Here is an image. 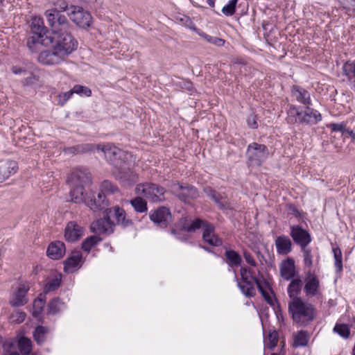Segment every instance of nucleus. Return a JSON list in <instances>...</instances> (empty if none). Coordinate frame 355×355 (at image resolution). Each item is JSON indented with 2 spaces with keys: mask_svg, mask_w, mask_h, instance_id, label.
<instances>
[{
  "mask_svg": "<svg viewBox=\"0 0 355 355\" xmlns=\"http://www.w3.org/2000/svg\"><path fill=\"white\" fill-rule=\"evenodd\" d=\"M97 150L103 152L104 155L116 170V179L124 184H130L134 181L135 174L130 170V155L121 149L110 145L96 146Z\"/></svg>",
  "mask_w": 355,
  "mask_h": 355,
  "instance_id": "obj_1",
  "label": "nucleus"
},
{
  "mask_svg": "<svg viewBox=\"0 0 355 355\" xmlns=\"http://www.w3.org/2000/svg\"><path fill=\"white\" fill-rule=\"evenodd\" d=\"M288 311L293 321L302 327L308 325L316 317L314 306L300 297H294L293 300L289 302Z\"/></svg>",
  "mask_w": 355,
  "mask_h": 355,
  "instance_id": "obj_2",
  "label": "nucleus"
},
{
  "mask_svg": "<svg viewBox=\"0 0 355 355\" xmlns=\"http://www.w3.org/2000/svg\"><path fill=\"white\" fill-rule=\"evenodd\" d=\"M74 30H68L48 36L53 46L58 51V53L62 55L64 58L71 54L78 48V42L72 35Z\"/></svg>",
  "mask_w": 355,
  "mask_h": 355,
  "instance_id": "obj_3",
  "label": "nucleus"
},
{
  "mask_svg": "<svg viewBox=\"0 0 355 355\" xmlns=\"http://www.w3.org/2000/svg\"><path fill=\"white\" fill-rule=\"evenodd\" d=\"M270 155L267 146L257 142L250 144L246 150L247 162L251 166H260Z\"/></svg>",
  "mask_w": 355,
  "mask_h": 355,
  "instance_id": "obj_4",
  "label": "nucleus"
},
{
  "mask_svg": "<svg viewBox=\"0 0 355 355\" xmlns=\"http://www.w3.org/2000/svg\"><path fill=\"white\" fill-rule=\"evenodd\" d=\"M44 15L49 25L51 27V34L68 30H75V26L71 24L67 17L56 10H47L44 12Z\"/></svg>",
  "mask_w": 355,
  "mask_h": 355,
  "instance_id": "obj_5",
  "label": "nucleus"
},
{
  "mask_svg": "<svg viewBox=\"0 0 355 355\" xmlns=\"http://www.w3.org/2000/svg\"><path fill=\"white\" fill-rule=\"evenodd\" d=\"M135 192L137 194H142L153 202H162L165 200V188L153 182L138 184L135 188Z\"/></svg>",
  "mask_w": 355,
  "mask_h": 355,
  "instance_id": "obj_6",
  "label": "nucleus"
},
{
  "mask_svg": "<svg viewBox=\"0 0 355 355\" xmlns=\"http://www.w3.org/2000/svg\"><path fill=\"white\" fill-rule=\"evenodd\" d=\"M240 275L241 277L245 275H250L251 279L254 282L259 291L264 298L265 301L270 306L274 305V300H272L268 291H269L273 295H275V293L269 282L263 278V275L261 276V279L254 276L252 274V270L248 267H241L240 268Z\"/></svg>",
  "mask_w": 355,
  "mask_h": 355,
  "instance_id": "obj_7",
  "label": "nucleus"
},
{
  "mask_svg": "<svg viewBox=\"0 0 355 355\" xmlns=\"http://www.w3.org/2000/svg\"><path fill=\"white\" fill-rule=\"evenodd\" d=\"M69 9L70 12L67 13V16L76 26L84 30L91 26L92 17L89 12L80 6L73 5H71Z\"/></svg>",
  "mask_w": 355,
  "mask_h": 355,
  "instance_id": "obj_8",
  "label": "nucleus"
},
{
  "mask_svg": "<svg viewBox=\"0 0 355 355\" xmlns=\"http://www.w3.org/2000/svg\"><path fill=\"white\" fill-rule=\"evenodd\" d=\"M85 205L91 210L96 212L109 209L110 202L106 198L105 193L90 190L86 192Z\"/></svg>",
  "mask_w": 355,
  "mask_h": 355,
  "instance_id": "obj_9",
  "label": "nucleus"
},
{
  "mask_svg": "<svg viewBox=\"0 0 355 355\" xmlns=\"http://www.w3.org/2000/svg\"><path fill=\"white\" fill-rule=\"evenodd\" d=\"M106 211L110 219L113 218L115 220L114 221V227L118 225L125 229L134 225L133 220L127 217L126 212L122 207L116 205L106 209Z\"/></svg>",
  "mask_w": 355,
  "mask_h": 355,
  "instance_id": "obj_10",
  "label": "nucleus"
},
{
  "mask_svg": "<svg viewBox=\"0 0 355 355\" xmlns=\"http://www.w3.org/2000/svg\"><path fill=\"white\" fill-rule=\"evenodd\" d=\"M103 217L94 221L91 226V231L95 234H111L114 232V220L110 218L106 209L103 211Z\"/></svg>",
  "mask_w": 355,
  "mask_h": 355,
  "instance_id": "obj_11",
  "label": "nucleus"
},
{
  "mask_svg": "<svg viewBox=\"0 0 355 355\" xmlns=\"http://www.w3.org/2000/svg\"><path fill=\"white\" fill-rule=\"evenodd\" d=\"M150 220L162 228H166L172 222V215L169 208L161 206L149 213Z\"/></svg>",
  "mask_w": 355,
  "mask_h": 355,
  "instance_id": "obj_12",
  "label": "nucleus"
},
{
  "mask_svg": "<svg viewBox=\"0 0 355 355\" xmlns=\"http://www.w3.org/2000/svg\"><path fill=\"white\" fill-rule=\"evenodd\" d=\"M290 236L293 241L301 248L307 247L311 242V236L309 232L299 225L290 227Z\"/></svg>",
  "mask_w": 355,
  "mask_h": 355,
  "instance_id": "obj_13",
  "label": "nucleus"
},
{
  "mask_svg": "<svg viewBox=\"0 0 355 355\" xmlns=\"http://www.w3.org/2000/svg\"><path fill=\"white\" fill-rule=\"evenodd\" d=\"M68 181L71 185L85 187L91 184L92 175L87 168L80 167L71 173Z\"/></svg>",
  "mask_w": 355,
  "mask_h": 355,
  "instance_id": "obj_14",
  "label": "nucleus"
},
{
  "mask_svg": "<svg viewBox=\"0 0 355 355\" xmlns=\"http://www.w3.org/2000/svg\"><path fill=\"white\" fill-rule=\"evenodd\" d=\"M65 58L53 46V49H47L40 53L37 60L44 65H55L61 63Z\"/></svg>",
  "mask_w": 355,
  "mask_h": 355,
  "instance_id": "obj_15",
  "label": "nucleus"
},
{
  "mask_svg": "<svg viewBox=\"0 0 355 355\" xmlns=\"http://www.w3.org/2000/svg\"><path fill=\"white\" fill-rule=\"evenodd\" d=\"M175 185H177L180 190L176 194L177 198L184 203H189L190 200H195L199 196L197 188L191 184L177 182Z\"/></svg>",
  "mask_w": 355,
  "mask_h": 355,
  "instance_id": "obj_16",
  "label": "nucleus"
},
{
  "mask_svg": "<svg viewBox=\"0 0 355 355\" xmlns=\"http://www.w3.org/2000/svg\"><path fill=\"white\" fill-rule=\"evenodd\" d=\"M235 274V279L237 282V286L241 293L247 297H252L256 295L254 288V282L251 279L250 275H245L241 277V280L237 277L236 270H233Z\"/></svg>",
  "mask_w": 355,
  "mask_h": 355,
  "instance_id": "obj_17",
  "label": "nucleus"
},
{
  "mask_svg": "<svg viewBox=\"0 0 355 355\" xmlns=\"http://www.w3.org/2000/svg\"><path fill=\"white\" fill-rule=\"evenodd\" d=\"M17 170L18 164L17 162L10 159L0 160V183L15 174Z\"/></svg>",
  "mask_w": 355,
  "mask_h": 355,
  "instance_id": "obj_18",
  "label": "nucleus"
},
{
  "mask_svg": "<svg viewBox=\"0 0 355 355\" xmlns=\"http://www.w3.org/2000/svg\"><path fill=\"white\" fill-rule=\"evenodd\" d=\"M84 233V228L74 221L67 223L64 230V238L67 241L73 243L79 240Z\"/></svg>",
  "mask_w": 355,
  "mask_h": 355,
  "instance_id": "obj_19",
  "label": "nucleus"
},
{
  "mask_svg": "<svg viewBox=\"0 0 355 355\" xmlns=\"http://www.w3.org/2000/svg\"><path fill=\"white\" fill-rule=\"evenodd\" d=\"M203 192L215 202L219 209H227V196L224 193H220L209 186L203 189Z\"/></svg>",
  "mask_w": 355,
  "mask_h": 355,
  "instance_id": "obj_20",
  "label": "nucleus"
},
{
  "mask_svg": "<svg viewBox=\"0 0 355 355\" xmlns=\"http://www.w3.org/2000/svg\"><path fill=\"white\" fill-rule=\"evenodd\" d=\"M321 120V114L309 105H306L304 110L303 116L300 118V124L312 125L317 124Z\"/></svg>",
  "mask_w": 355,
  "mask_h": 355,
  "instance_id": "obj_21",
  "label": "nucleus"
},
{
  "mask_svg": "<svg viewBox=\"0 0 355 355\" xmlns=\"http://www.w3.org/2000/svg\"><path fill=\"white\" fill-rule=\"evenodd\" d=\"M31 31L33 35L40 38H45L46 36L51 35L48 28L44 25L43 19L40 17H34L31 19Z\"/></svg>",
  "mask_w": 355,
  "mask_h": 355,
  "instance_id": "obj_22",
  "label": "nucleus"
},
{
  "mask_svg": "<svg viewBox=\"0 0 355 355\" xmlns=\"http://www.w3.org/2000/svg\"><path fill=\"white\" fill-rule=\"evenodd\" d=\"M66 252L65 245L62 241H56L51 242L46 250L47 256L54 260H58L63 257Z\"/></svg>",
  "mask_w": 355,
  "mask_h": 355,
  "instance_id": "obj_23",
  "label": "nucleus"
},
{
  "mask_svg": "<svg viewBox=\"0 0 355 355\" xmlns=\"http://www.w3.org/2000/svg\"><path fill=\"white\" fill-rule=\"evenodd\" d=\"M28 290V287H26L24 284H20L10 299V304L13 307H19L27 304L26 294Z\"/></svg>",
  "mask_w": 355,
  "mask_h": 355,
  "instance_id": "obj_24",
  "label": "nucleus"
},
{
  "mask_svg": "<svg viewBox=\"0 0 355 355\" xmlns=\"http://www.w3.org/2000/svg\"><path fill=\"white\" fill-rule=\"evenodd\" d=\"M320 286V282L318 277L310 271L307 273L305 279L304 291L308 296L316 295Z\"/></svg>",
  "mask_w": 355,
  "mask_h": 355,
  "instance_id": "obj_25",
  "label": "nucleus"
},
{
  "mask_svg": "<svg viewBox=\"0 0 355 355\" xmlns=\"http://www.w3.org/2000/svg\"><path fill=\"white\" fill-rule=\"evenodd\" d=\"M202 239L209 245L219 247L223 245V240L215 234V226L209 225L202 232Z\"/></svg>",
  "mask_w": 355,
  "mask_h": 355,
  "instance_id": "obj_26",
  "label": "nucleus"
},
{
  "mask_svg": "<svg viewBox=\"0 0 355 355\" xmlns=\"http://www.w3.org/2000/svg\"><path fill=\"white\" fill-rule=\"evenodd\" d=\"M281 276L286 280H291L295 276V261L292 258H287L283 261L280 266Z\"/></svg>",
  "mask_w": 355,
  "mask_h": 355,
  "instance_id": "obj_27",
  "label": "nucleus"
},
{
  "mask_svg": "<svg viewBox=\"0 0 355 355\" xmlns=\"http://www.w3.org/2000/svg\"><path fill=\"white\" fill-rule=\"evenodd\" d=\"M52 44V40L46 36L45 38H40L33 35L26 40V46L31 53H35L39 50L40 46H49Z\"/></svg>",
  "mask_w": 355,
  "mask_h": 355,
  "instance_id": "obj_28",
  "label": "nucleus"
},
{
  "mask_svg": "<svg viewBox=\"0 0 355 355\" xmlns=\"http://www.w3.org/2000/svg\"><path fill=\"white\" fill-rule=\"evenodd\" d=\"M83 263V255L80 251L73 252L64 261V270L67 272L71 271V268L80 267Z\"/></svg>",
  "mask_w": 355,
  "mask_h": 355,
  "instance_id": "obj_29",
  "label": "nucleus"
},
{
  "mask_svg": "<svg viewBox=\"0 0 355 355\" xmlns=\"http://www.w3.org/2000/svg\"><path fill=\"white\" fill-rule=\"evenodd\" d=\"M292 242L288 236L281 235L275 239V246L279 254L286 255L292 251Z\"/></svg>",
  "mask_w": 355,
  "mask_h": 355,
  "instance_id": "obj_30",
  "label": "nucleus"
},
{
  "mask_svg": "<svg viewBox=\"0 0 355 355\" xmlns=\"http://www.w3.org/2000/svg\"><path fill=\"white\" fill-rule=\"evenodd\" d=\"M224 255L225 261L230 268L234 269L241 266L242 257L237 251L232 249H226Z\"/></svg>",
  "mask_w": 355,
  "mask_h": 355,
  "instance_id": "obj_31",
  "label": "nucleus"
},
{
  "mask_svg": "<svg viewBox=\"0 0 355 355\" xmlns=\"http://www.w3.org/2000/svg\"><path fill=\"white\" fill-rule=\"evenodd\" d=\"M291 92L298 102L305 105H311L310 94L305 89L298 85H293L291 88Z\"/></svg>",
  "mask_w": 355,
  "mask_h": 355,
  "instance_id": "obj_32",
  "label": "nucleus"
},
{
  "mask_svg": "<svg viewBox=\"0 0 355 355\" xmlns=\"http://www.w3.org/2000/svg\"><path fill=\"white\" fill-rule=\"evenodd\" d=\"M286 121L288 124L293 125L300 123V118L303 116L304 110H302L300 106L294 105H289V108L287 111Z\"/></svg>",
  "mask_w": 355,
  "mask_h": 355,
  "instance_id": "obj_33",
  "label": "nucleus"
},
{
  "mask_svg": "<svg viewBox=\"0 0 355 355\" xmlns=\"http://www.w3.org/2000/svg\"><path fill=\"white\" fill-rule=\"evenodd\" d=\"M96 148L92 144H81L76 146L64 148V152L67 154H83L92 152Z\"/></svg>",
  "mask_w": 355,
  "mask_h": 355,
  "instance_id": "obj_34",
  "label": "nucleus"
},
{
  "mask_svg": "<svg viewBox=\"0 0 355 355\" xmlns=\"http://www.w3.org/2000/svg\"><path fill=\"white\" fill-rule=\"evenodd\" d=\"M73 189L69 192V201L76 204L84 203L86 199V192L84 191V187L80 185H72Z\"/></svg>",
  "mask_w": 355,
  "mask_h": 355,
  "instance_id": "obj_35",
  "label": "nucleus"
},
{
  "mask_svg": "<svg viewBox=\"0 0 355 355\" xmlns=\"http://www.w3.org/2000/svg\"><path fill=\"white\" fill-rule=\"evenodd\" d=\"M64 307V303L59 297L53 298L47 306L46 314L48 315H55L58 314Z\"/></svg>",
  "mask_w": 355,
  "mask_h": 355,
  "instance_id": "obj_36",
  "label": "nucleus"
},
{
  "mask_svg": "<svg viewBox=\"0 0 355 355\" xmlns=\"http://www.w3.org/2000/svg\"><path fill=\"white\" fill-rule=\"evenodd\" d=\"M128 202L137 213H146L148 211L147 201L141 196H136L130 199Z\"/></svg>",
  "mask_w": 355,
  "mask_h": 355,
  "instance_id": "obj_37",
  "label": "nucleus"
},
{
  "mask_svg": "<svg viewBox=\"0 0 355 355\" xmlns=\"http://www.w3.org/2000/svg\"><path fill=\"white\" fill-rule=\"evenodd\" d=\"M49 331V328L42 325H37L35 327L33 336L34 340L37 345H42L46 341Z\"/></svg>",
  "mask_w": 355,
  "mask_h": 355,
  "instance_id": "obj_38",
  "label": "nucleus"
},
{
  "mask_svg": "<svg viewBox=\"0 0 355 355\" xmlns=\"http://www.w3.org/2000/svg\"><path fill=\"white\" fill-rule=\"evenodd\" d=\"M289 284L287 291L289 297L293 300L300 293L302 287V281L300 278H293Z\"/></svg>",
  "mask_w": 355,
  "mask_h": 355,
  "instance_id": "obj_39",
  "label": "nucleus"
},
{
  "mask_svg": "<svg viewBox=\"0 0 355 355\" xmlns=\"http://www.w3.org/2000/svg\"><path fill=\"white\" fill-rule=\"evenodd\" d=\"M211 225L213 224L206 220L200 218H196L190 222L189 227H187V232L193 233L201 228L204 230L207 226Z\"/></svg>",
  "mask_w": 355,
  "mask_h": 355,
  "instance_id": "obj_40",
  "label": "nucleus"
},
{
  "mask_svg": "<svg viewBox=\"0 0 355 355\" xmlns=\"http://www.w3.org/2000/svg\"><path fill=\"white\" fill-rule=\"evenodd\" d=\"M62 283V275L60 273L56 274L53 277L48 279L44 288L45 293H50L57 290Z\"/></svg>",
  "mask_w": 355,
  "mask_h": 355,
  "instance_id": "obj_41",
  "label": "nucleus"
},
{
  "mask_svg": "<svg viewBox=\"0 0 355 355\" xmlns=\"http://www.w3.org/2000/svg\"><path fill=\"white\" fill-rule=\"evenodd\" d=\"M17 345L22 355H29L32 352L31 340L26 336H22L19 339Z\"/></svg>",
  "mask_w": 355,
  "mask_h": 355,
  "instance_id": "obj_42",
  "label": "nucleus"
},
{
  "mask_svg": "<svg viewBox=\"0 0 355 355\" xmlns=\"http://www.w3.org/2000/svg\"><path fill=\"white\" fill-rule=\"evenodd\" d=\"M309 343V335L306 331L300 330L295 336L293 347H306Z\"/></svg>",
  "mask_w": 355,
  "mask_h": 355,
  "instance_id": "obj_43",
  "label": "nucleus"
},
{
  "mask_svg": "<svg viewBox=\"0 0 355 355\" xmlns=\"http://www.w3.org/2000/svg\"><path fill=\"white\" fill-rule=\"evenodd\" d=\"M102 239L98 236H90L83 241L81 245V248L83 251L89 252L92 248L96 245Z\"/></svg>",
  "mask_w": 355,
  "mask_h": 355,
  "instance_id": "obj_44",
  "label": "nucleus"
},
{
  "mask_svg": "<svg viewBox=\"0 0 355 355\" xmlns=\"http://www.w3.org/2000/svg\"><path fill=\"white\" fill-rule=\"evenodd\" d=\"M266 339L268 340L266 343L268 349L273 350L277 345L279 339L278 332L275 329L270 330Z\"/></svg>",
  "mask_w": 355,
  "mask_h": 355,
  "instance_id": "obj_45",
  "label": "nucleus"
},
{
  "mask_svg": "<svg viewBox=\"0 0 355 355\" xmlns=\"http://www.w3.org/2000/svg\"><path fill=\"white\" fill-rule=\"evenodd\" d=\"M343 71L349 79H354L355 81V60L353 62H346L343 66Z\"/></svg>",
  "mask_w": 355,
  "mask_h": 355,
  "instance_id": "obj_46",
  "label": "nucleus"
},
{
  "mask_svg": "<svg viewBox=\"0 0 355 355\" xmlns=\"http://www.w3.org/2000/svg\"><path fill=\"white\" fill-rule=\"evenodd\" d=\"M334 331L344 338H348L350 335L349 327L346 324H336L334 327Z\"/></svg>",
  "mask_w": 355,
  "mask_h": 355,
  "instance_id": "obj_47",
  "label": "nucleus"
},
{
  "mask_svg": "<svg viewBox=\"0 0 355 355\" xmlns=\"http://www.w3.org/2000/svg\"><path fill=\"white\" fill-rule=\"evenodd\" d=\"M119 191L118 187L110 181L105 180L101 182V191L99 192L114 194Z\"/></svg>",
  "mask_w": 355,
  "mask_h": 355,
  "instance_id": "obj_48",
  "label": "nucleus"
},
{
  "mask_svg": "<svg viewBox=\"0 0 355 355\" xmlns=\"http://www.w3.org/2000/svg\"><path fill=\"white\" fill-rule=\"evenodd\" d=\"M238 0H230L227 4L222 8V12L225 16H232L236 11Z\"/></svg>",
  "mask_w": 355,
  "mask_h": 355,
  "instance_id": "obj_49",
  "label": "nucleus"
},
{
  "mask_svg": "<svg viewBox=\"0 0 355 355\" xmlns=\"http://www.w3.org/2000/svg\"><path fill=\"white\" fill-rule=\"evenodd\" d=\"M72 91L73 94H77L80 96L89 97L92 95V90L89 87L80 85H75L72 88Z\"/></svg>",
  "mask_w": 355,
  "mask_h": 355,
  "instance_id": "obj_50",
  "label": "nucleus"
},
{
  "mask_svg": "<svg viewBox=\"0 0 355 355\" xmlns=\"http://www.w3.org/2000/svg\"><path fill=\"white\" fill-rule=\"evenodd\" d=\"M170 232L177 239L180 240L182 242H186L189 238V236L187 234H186L184 230H182L180 228L173 227L171 230Z\"/></svg>",
  "mask_w": 355,
  "mask_h": 355,
  "instance_id": "obj_51",
  "label": "nucleus"
},
{
  "mask_svg": "<svg viewBox=\"0 0 355 355\" xmlns=\"http://www.w3.org/2000/svg\"><path fill=\"white\" fill-rule=\"evenodd\" d=\"M301 250L302 252H303L304 263L305 266L311 268L313 266V256L311 254V249L304 247L301 248Z\"/></svg>",
  "mask_w": 355,
  "mask_h": 355,
  "instance_id": "obj_52",
  "label": "nucleus"
},
{
  "mask_svg": "<svg viewBox=\"0 0 355 355\" xmlns=\"http://www.w3.org/2000/svg\"><path fill=\"white\" fill-rule=\"evenodd\" d=\"M333 252L335 259V266L336 268V272H339L343 270L342 252L339 248H334Z\"/></svg>",
  "mask_w": 355,
  "mask_h": 355,
  "instance_id": "obj_53",
  "label": "nucleus"
},
{
  "mask_svg": "<svg viewBox=\"0 0 355 355\" xmlns=\"http://www.w3.org/2000/svg\"><path fill=\"white\" fill-rule=\"evenodd\" d=\"M44 306V304L42 303L41 300H35L33 303V316L35 318L40 317L43 311Z\"/></svg>",
  "mask_w": 355,
  "mask_h": 355,
  "instance_id": "obj_54",
  "label": "nucleus"
},
{
  "mask_svg": "<svg viewBox=\"0 0 355 355\" xmlns=\"http://www.w3.org/2000/svg\"><path fill=\"white\" fill-rule=\"evenodd\" d=\"M53 4L55 8L51 10H56L60 13L67 11L69 8V4L65 0H55Z\"/></svg>",
  "mask_w": 355,
  "mask_h": 355,
  "instance_id": "obj_55",
  "label": "nucleus"
},
{
  "mask_svg": "<svg viewBox=\"0 0 355 355\" xmlns=\"http://www.w3.org/2000/svg\"><path fill=\"white\" fill-rule=\"evenodd\" d=\"M204 38L210 44H214L216 46H222L224 45L225 41L223 39L205 34Z\"/></svg>",
  "mask_w": 355,
  "mask_h": 355,
  "instance_id": "obj_56",
  "label": "nucleus"
},
{
  "mask_svg": "<svg viewBox=\"0 0 355 355\" xmlns=\"http://www.w3.org/2000/svg\"><path fill=\"white\" fill-rule=\"evenodd\" d=\"M190 222L187 216H182L178 222L175 224V227L180 228L187 232V227H189Z\"/></svg>",
  "mask_w": 355,
  "mask_h": 355,
  "instance_id": "obj_57",
  "label": "nucleus"
},
{
  "mask_svg": "<svg viewBox=\"0 0 355 355\" xmlns=\"http://www.w3.org/2000/svg\"><path fill=\"white\" fill-rule=\"evenodd\" d=\"M73 92L72 89L68 92L60 93L58 97V104L61 106H63L67 101L72 96Z\"/></svg>",
  "mask_w": 355,
  "mask_h": 355,
  "instance_id": "obj_58",
  "label": "nucleus"
},
{
  "mask_svg": "<svg viewBox=\"0 0 355 355\" xmlns=\"http://www.w3.org/2000/svg\"><path fill=\"white\" fill-rule=\"evenodd\" d=\"M286 208L288 214L293 215L297 218H302V212H301L297 207L292 203H289L286 205Z\"/></svg>",
  "mask_w": 355,
  "mask_h": 355,
  "instance_id": "obj_59",
  "label": "nucleus"
},
{
  "mask_svg": "<svg viewBox=\"0 0 355 355\" xmlns=\"http://www.w3.org/2000/svg\"><path fill=\"white\" fill-rule=\"evenodd\" d=\"M247 124L250 128L257 129L258 128L257 116L254 114H250L247 119Z\"/></svg>",
  "mask_w": 355,
  "mask_h": 355,
  "instance_id": "obj_60",
  "label": "nucleus"
},
{
  "mask_svg": "<svg viewBox=\"0 0 355 355\" xmlns=\"http://www.w3.org/2000/svg\"><path fill=\"white\" fill-rule=\"evenodd\" d=\"M39 80V77L34 75L33 73H31V76L23 79L21 83L24 87L31 86L35 84L36 81Z\"/></svg>",
  "mask_w": 355,
  "mask_h": 355,
  "instance_id": "obj_61",
  "label": "nucleus"
},
{
  "mask_svg": "<svg viewBox=\"0 0 355 355\" xmlns=\"http://www.w3.org/2000/svg\"><path fill=\"white\" fill-rule=\"evenodd\" d=\"M329 128L333 132H340L342 135L344 134V131L345 130L346 125L343 123H330L328 125Z\"/></svg>",
  "mask_w": 355,
  "mask_h": 355,
  "instance_id": "obj_62",
  "label": "nucleus"
},
{
  "mask_svg": "<svg viewBox=\"0 0 355 355\" xmlns=\"http://www.w3.org/2000/svg\"><path fill=\"white\" fill-rule=\"evenodd\" d=\"M26 313L24 311H18L16 313L12 314L11 318L13 319V321L19 324L23 322L26 319Z\"/></svg>",
  "mask_w": 355,
  "mask_h": 355,
  "instance_id": "obj_63",
  "label": "nucleus"
},
{
  "mask_svg": "<svg viewBox=\"0 0 355 355\" xmlns=\"http://www.w3.org/2000/svg\"><path fill=\"white\" fill-rule=\"evenodd\" d=\"M243 257L245 260V261L252 266H256L257 262L254 261V258L252 257V254L246 250L243 251Z\"/></svg>",
  "mask_w": 355,
  "mask_h": 355,
  "instance_id": "obj_64",
  "label": "nucleus"
}]
</instances>
